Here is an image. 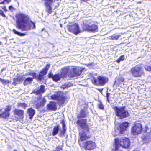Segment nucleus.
Here are the masks:
<instances>
[{
	"instance_id": "49",
	"label": "nucleus",
	"mask_w": 151,
	"mask_h": 151,
	"mask_svg": "<svg viewBox=\"0 0 151 151\" xmlns=\"http://www.w3.org/2000/svg\"><path fill=\"white\" fill-rule=\"evenodd\" d=\"M63 88H64V87H63Z\"/></svg>"
},
{
	"instance_id": "7",
	"label": "nucleus",
	"mask_w": 151,
	"mask_h": 151,
	"mask_svg": "<svg viewBox=\"0 0 151 151\" xmlns=\"http://www.w3.org/2000/svg\"><path fill=\"white\" fill-rule=\"evenodd\" d=\"M129 72L131 75L135 78L141 77L144 76L145 74L144 68L140 64L137 65L132 67Z\"/></svg>"
},
{
	"instance_id": "38",
	"label": "nucleus",
	"mask_w": 151,
	"mask_h": 151,
	"mask_svg": "<svg viewBox=\"0 0 151 151\" xmlns=\"http://www.w3.org/2000/svg\"><path fill=\"white\" fill-rule=\"evenodd\" d=\"M4 1L7 4H8L11 1V0H4Z\"/></svg>"
},
{
	"instance_id": "44",
	"label": "nucleus",
	"mask_w": 151,
	"mask_h": 151,
	"mask_svg": "<svg viewBox=\"0 0 151 151\" xmlns=\"http://www.w3.org/2000/svg\"><path fill=\"white\" fill-rule=\"evenodd\" d=\"M5 68H4V69H2L1 70V71H3L4 70H5Z\"/></svg>"
},
{
	"instance_id": "43",
	"label": "nucleus",
	"mask_w": 151,
	"mask_h": 151,
	"mask_svg": "<svg viewBox=\"0 0 151 151\" xmlns=\"http://www.w3.org/2000/svg\"><path fill=\"white\" fill-rule=\"evenodd\" d=\"M106 99H107V101H108V102H109V98H106Z\"/></svg>"
},
{
	"instance_id": "47",
	"label": "nucleus",
	"mask_w": 151,
	"mask_h": 151,
	"mask_svg": "<svg viewBox=\"0 0 151 151\" xmlns=\"http://www.w3.org/2000/svg\"><path fill=\"white\" fill-rule=\"evenodd\" d=\"M17 79L18 80H19V81L21 80L20 79H18V78H17Z\"/></svg>"
},
{
	"instance_id": "10",
	"label": "nucleus",
	"mask_w": 151,
	"mask_h": 151,
	"mask_svg": "<svg viewBox=\"0 0 151 151\" xmlns=\"http://www.w3.org/2000/svg\"><path fill=\"white\" fill-rule=\"evenodd\" d=\"M83 69L79 67L72 66L69 72V77H73L80 76L82 73Z\"/></svg>"
},
{
	"instance_id": "11",
	"label": "nucleus",
	"mask_w": 151,
	"mask_h": 151,
	"mask_svg": "<svg viewBox=\"0 0 151 151\" xmlns=\"http://www.w3.org/2000/svg\"><path fill=\"white\" fill-rule=\"evenodd\" d=\"M68 29L69 32L76 35L81 32L78 24L76 23L69 25L68 26Z\"/></svg>"
},
{
	"instance_id": "9",
	"label": "nucleus",
	"mask_w": 151,
	"mask_h": 151,
	"mask_svg": "<svg viewBox=\"0 0 151 151\" xmlns=\"http://www.w3.org/2000/svg\"><path fill=\"white\" fill-rule=\"evenodd\" d=\"M109 80L108 78L105 76L100 75L98 76L97 78L93 77L91 80L93 84L96 86H102L107 83Z\"/></svg>"
},
{
	"instance_id": "4",
	"label": "nucleus",
	"mask_w": 151,
	"mask_h": 151,
	"mask_svg": "<svg viewBox=\"0 0 151 151\" xmlns=\"http://www.w3.org/2000/svg\"><path fill=\"white\" fill-rule=\"evenodd\" d=\"M45 91V86L43 85H41L36 89L33 90L32 93L35 94L36 95H40V96L37 99V101H34L35 108L38 109L41 107L44 106L46 102V99L45 97L42 98V95Z\"/></svg>"
},
{
	"instance_id": "29",
	"label": "nucleus",
	"mask_w": 151,
	"mask_h": 151,
	"mask_svg": "<svg viewBox=\"0 0 151 151\" xmlns=\"http://www.w3.org/2000/svg\"><path fill=\"white\" fill-rule=\"evenodd\" d=\"M98 108L101 109H104V107L103 104L102 102L100 101L99 103L98 104Z\"/></svg>"
},
{
	"instance_id": "37",
	"label": "nucleus",
	"mask_w": 151,
	"mask_h": 151,
	"mask_svg": "<svg viewBox=\"0 0 151 151\" xmlns=\"http://www.w3.org/2000/svg\"><path fill=\"white\" fill-rule=\"evenodd\" d=\"M9 9L10 10H12L14 9V7L11 5L9 7Z\"/></svg>"
},
{
	"instance_id": "46",
	"label": "nucleus",
	"mask_w": 151,
	"mask_h": 151,
	"mask_svg": "<svg viewBox=\"0 0 151 151\" xmlns=\"http://www.w3.org/2000/svg\"><path fill=\"white\" fill-rule=\"evenodd\" d=\"M1 45V42L0 41V45Z\"/></svg>"
},
{
	"instance_id": "1",
	"label": "nucleus",
	"mask_w": 151,
	"mask_h": 151,
	"mask_svg": "<svg viewBox=\"0 0 151 151\" xmlns=\"http://www.w3.org/2000/svg\"><path fill=\"white\" fill-rule=\"evenodd\" d=\"M78 127L83 130L79 133V138L78 140L79 145L83 149L86 151H91L96 147V144L94 141L87 140L91 138L90 134V128L87 123V119H81L76 122Z\"/></svg>"
},
{
	"instance_id": "28",
	"label": "nucleus",
	"mask_w": 151,
	"mask_h": 151,
	"mask_svg": "<svg viewBox=\"0 0 151 151\" xmlns=\"http://www.w3.org/2000/svg\"><path fill=\"white\" fill-rule=\"evenodd\" d=\"M3 84H7L9 83H10L11 82L9 81L8 80H5L4 79H1V81Z\"/></svg>"
},
{
	"instance_id": "6",
	"label": "nucleus",
	"mask_w": 151,
	"mask_h": 151,
	"mask_svg": "<svg viewBox=\"0 0 151 151\" xmlns=\"http://www.w3.org/2000/svg\"><path fill=\"white\" fill-rule=\"evenodd\" d=\"M148 127L145 125L143 128L142 124L138 121L135 122L131 128V132L134 135H137L142 132L146 133L147 131Z\"/></svg>"
},
{
	"instance_id": "18",
	"label": "nucleus",
	"mask_w": 151,
	"mask_h": 151,
	"mask_svg": "<svg viewBox=\"0 0 151 151\" xmlns=\"http://www.w3.org/2000/svg\"><path fill=\"white\" fill-rule=\"evenodd\" d=\"M60 123L62 124V130H61L59 132V136L60 137H63L65 136L66 133L67 128L64 119H62L60 121Z\"/></svg>"
},
{
	"instance_id": "33",
	"label": "nucleus",
	"mask_w": 151,
	"mask_h": 151,
	"mask_svg": "<svg viewBox=\"0 0 151 151\" xmlns=\"http://www.w3.org/2000/svg\"><path fill=\"white\" fill-rule=\"evenodd\" d=\"M124 79L123 78H120L117 79V80L119 83L124 82Z\"/></svg>"
},
{
	"instance_id": "45",
	"label": "nucleus",
	"mask_w": 151,
	"mask_h": 151,
	"mask_svg": "<svg viewBox=\"0 0 151 151\" xmlns=\"http://www.w3.org/2000/svg\"><path fill=\"white\" fill-rule=\"evenodd\" d=\"M1 78H0V82H1Z\"/></svg>"
},
{
	"instance_id": "3",
	"label": "nucleus",
	"mask_w": 151,
	"mask_h": 151,
	"mask_svg": "<svg viewBox=\"0 0 151 151\" xmlns=\"http://www.w3.org/2000/svg\"><path fill=\"white\" fill-rule=\"evenodd\" d=\"M50 64H47L45 68H43L39 72L38 75L37 77V73L35 72H29L26 73V76H32V77H28L27 78L24 80L23 82V84L25 86L27 85L31 84L34 78H36L37 80L38 81H42L44 80V76L46 75L50 67Z\"/></svg>"
},
{
	"instance_id": "23",
	"label": "nucleus",
	"mask_w": 151,
	"mask_h": 151,
	"mask_svg": "<svg viewBox=\"0 0 151 151\" xmlns=\"http://www.w3.org/2000/svg\"><path fill=\"white\" fill-rule=\"evenodd\" d=\"M60 127V126L59 124L54 127L52 131V134L53 135H55L58 133Z\"/></svg>"
},
{
	"instance_id": "22",
	"label": "nucleus",
	"mask_w": 151,
	"mask_h": 151,
	"mask_svg": "<svg viewBox=\"0 0 151 151\" xmlns=\"http://www.w3.org/2000/svg\"><path fill=\"white\" fill-rule=\"evenodd\" d=\"M50 4L47 2H45L44 4L45 6L46 7V11L48 14H51L52 12V7Z\"/></svg>"
},
{
	"instance_id": "17",
	"label": "nucleus",
	"mask_w": 151,
	"mask_h": 151,
	"mask_svg": "<svg viewBox=\"0 0 151 151\" xmlns=\"http://www.w3.org/2000/svg\"><path fill=\"white\" fill-rule=\"evenodd\" d=\"M48 77L49 78L52 79L55 82L58 81L61 78V76L59 73L53 75L51 72H50L48 75Z\"/></svg>"
},
{
	"instance_id": "13",
	"label": "nucleus",
	"mask_w": 151,
	"mask_h": 151,
	"mask_svg": "<svg viewBox=\"0 0 151 151\" xmlns=\"http://www.w3.org/2000/svg\"><path fill=\"white\" fill-rule=\"evenodd\" d=\"M12 105H8L6 106L4 109V111L0 113V117L4 119H7L9 117L10 115V112L11 110ZM2 109H0V113L2 111Z\"/></svg>"
},
{
	"instance_id": "27",
	"label": "nucleus",
	"mask_w": 151,
	"mask_h": 151,
	"mask_svg": "<svg viewBox=\"0 0 151 151\" xmlns=\"http://www.w3.org/2000/svg\"><path fill=\"white\" fill-rule=\"evenodd\" d=\"M124 59V55H122L120 56L119 58L116 60V61L118 63H119L120 62L123 61Z\"/></svg>"
},
{
	"instance_id": "32",
	"label": "nucleus",
	"mask_w": 151,
	"mask_h": 151,
	"mask_svg": "<svg viewBox=\"0 0 151 151\" xmlns=\"http://www.w3.org/2000/svg\"><path fill=\"white\" fill-rule=\"evenodd\" d=\"M0 15L4 17H6L4 13L3 12L1 9H0Z\"/></svg>"
},
{
	"instance_id": "5",
	"label": "nucleus",
	"mask_w": 151,
	"mask_h": 151,
	"mask_svg": "<svg viewBox=\"0 0 151 151\" xmlns=\"http://www.w3.org/2000/svg\"><path fill=\"white\" fill-rule=\"evenodd\" d=\"M50 98L52 100L57 101L60 106L63 105L66 102L68 99L65 93L60 91L55 92Z\"/></svg>"
},
{
	"instance_id": "40",
	"label": "nucleus",
	"mask_w": 151,
	"mask_h": 151,
	"mask_svg": "<svg viewBox=\"0 0 151 151\" xmlns=\"http://www.w3.org/2000/svg\"><path fill=\"white\" fill-rule=\"evenodd\" d=\"M97 90L99 91L100 93H102V91L103 90V89H100V88H98Z\"/></svg>"
},
{
	"instance_id": "21",
	"label": "nucleus",
	"mask_w": 151,
	"mask_h": 151,
	"mask_svg": "<svg viewBox=\"0 0 151 151\" xmlns=\"http://www.w3.org/2000/svg\"><path fill=\"white\" fill-rule=\"evenodd\" d=\"M35 113V110L32 107L27 109V113L28 114L29 119H32Z\"/></svg>"
},
{
	"instance_id": "2",
	"label": "nucleus",
	"mask_w": 151,
	"mask_h": 151,
	"mask_svg": "<svg viewBox=\"0 0 151 151\" xmlns=\"http://www.w3.org/2000/svg\"><path fill=\"white\" fill-rule=\"evenodd\" d=\"M16 18V27L22 31H27L35 28V23L32 21L29 17L21 13L17 14Z\"/></svg>"
},
{
	"instance_id": "34",
	"label": "nucleus",
	"mask_w": 151,
	"mask_h": 151,
	"mask_svg": "<svg viewBox=\"0 0 151 151\" xmlns=\"http://www.w3.org/2000/svg\"><path fill=\"white\" fill-rule=\"evenodd\" d=\"M147 136H144L142 137V139L143 141H145L147 139Z\"/></svg>"
},
{
	"instance_id": "20",
	"label": "nucleus",
	"mask_w": 151,
	"mask_h": 151,
	"mask_svg": "<svg viewBox=\"0 0 151 151\" xmlns=\"http://www.w3.org/2000/svg\"><path fill=\"white\" fill-rule=\"evenodd\" d=\"M88 111L85 110L81 109L80 110V113L78 115L77 118L81 119L83 118H85L88 116Z\"/></svg>"
},
{
	"instance_id": "14",
	"label": "nucleus",
	"mask_w": 151,
	"mask_h": 151,
	"mask_svg": "<svg viewBox=\"0 0 151 151\" xmlns=\"http://www.w3.org/2000/svg\"><path fill=\"white\" fill-rule=\"evenodd\" d=\"M13 112L14 115L17 116L20 119H23L24 117V111L22 109H15L13 111Z\"/></svg>"
},
{
	"instance_id": "26",
	"label": "nucleus",
	"mask_w": 151,
	"mask_h": 151,
	"mask_svg": "<svg viewBox=\"0 0 151 151\" xmlns=\"http://www.w3.org/2000/svg\"><path fill=\"white\" fill-rule=\"evenodd\" d=\"M121 36L120 35H112L110 36V39L111 40H117Z\"/></svg>"
},
{
	"instance_id": "19",
	"label": "nucleus",
	"mask_w": 151,
	"mask_h": 151,
	"mask_svg": "<svg viewBox=\"0 0 151 151\" xmlns=\"http://www.w3.org/2000/svg\"><path fill=\"white\" fill-rule=\"evenodd\" d=\"M69 71V66L64 67L62 68L60 74L61 76V78L66 77L67 76L69 77L68 74Z\"/></svg>"
},
{
	"instance_id": "36",
	"label": "nucleus",
	"mask_w": 151,
	"mask_h": 151,
	"mask_svg": "<svg viewBox=\"0 0 151 151\" xmlns=\"http://www.w3.org/2000/svg\"><path fill=\"white\" fill-rule=\"evenodd\" d=\"M54 0H45V2H47L48 3H51L53 2Z\"/></svg>"
},
{
	"instance_id": "16",
	"label": "nucleus",
	"mask_w": 151,
	"mask_h": 151,
	"mask_svg": "<svg viewBox=\"0 0 151 151\" xmlns=\"http://www.w3.org/2000/svg\"><path fill=\"white\" fill-rule=\"evenodd\" d=\"M47 109L49 111H55L57 109V105L55 102L50 101L46 106Z\"/></svg>"
},
{
	"instance_id": "41",
	"label": "nucleus",
	"mask_w": 151,
	"mask_h": 151,
	"mask_svg": "<svg viewBox=\"0 0 151 151\" xmlns=\"http://www.w3.org/2000/svg\"><path fill=\"white\" fill-rule=\"evenodd\" d=\"M5 3V2L4 1V0L0 2V4H4Z\"/></svg>"
},
{
	"instance_id": "35",
	"label": "nucleus",
	"mask_w": 151,
	"mask_h": 151,
	"mask_svg": "<svg viewBox=\"0 0 151 151\" xmlns=\"http://www.w3.org/2000/svg\"><path fill=\"white\" fill-rule=\"evenodd\" d=\"M1 7L2 9L4 10L5 12H7V9L5 6H4L2 7Z\"/></svg>"
},
{
	"instance_id": "25",
	"label": "nucleus",
	"mask_w": 151,
	"mask_h": 151,
	"mask_svg": "<svg viewBox=\"0 0 151 151\" xmlns=\"http://www.w3.org/2000/svg\"><path fill=\"white\" fill-rule=\"evenodd\" d=\"M13 31L14 32V33L15 34L17 35L20 36H24L26 35V34L24 33H22L19 32L17 31H16L15 29H13Z\"/></svg>"
},
{
	"instance_id": "39",
	"label": "nucleus",
	"mask_w": 151,
	"mask_h": 151,
	"mask_svg": "<svg viewBox=\"0 0 151 151\" xmlns=\"http://www.w3.org/2000/svg\"><path fill=\"white\" fill-rule=\"evenodd\" d=\"M110 95V93H108L107 91L106 93V98H109V96Z\"/></svg>"
},
{
	"instance_id": "30",
	"label": "nucleus",
	"mask_w": 151,
	"mask_h": 151,
	"mask_svg": "<svg viewBox=\"0 0 151 151\" xmlns=\"http://www.w3.org/2000/svg\"><path fill=\"white\" fill-rule=\"evenodd\" d=\"M63 150L62 147L61 146H57L55 150L54 151H60Z\"/></svg>"
},
{
	"instance_id": "48",
	"label": "nucleus",
	"mask_w": 151,
	"mask_h": 151,
	"mask_svg": "<svg viewBox=\"0 0 151 151\" xmlns=\"http://www.w3.org/2000/svg\"><path fill=\"white\" fill-rule=\"evenodd\" d=\"M13 151H17L16 150H14Z\"/></svg>"
},
{
	"instance_id": "8",
	"label": "nucleus",
	"mask_w": 151,
	"mask_h": 151,
	"mask_svg": "<svg viewBox=\"0 0 151 151\" xmlns=\"http://www.w3.org/2000/svg\"><path fill=\"white\" fill-rule=\"evenodd\" d=\"M113 109L114 111L115 115L120 119H123L129 117V116L128 112L126 110L124 106L120 107L116 106L114 107Z\"/></svg>"
},
{
	"instance_id": "42",
	"label": "nucleus",
	"mask_w": 151,
	"mask_h": 151,
	"mask_svg": "<svg viewBox=\"0 0 151 151\" xmlns=\"http://www.w3.org/2000/svg\"><path fill=\"white\" fill-rule=\"evenodd\" d=\"M136 3L137 4H142V2L140 1L136 2Z\"/></svg>"
},
{
	"instance_id": "31",
	"label": "nucleus",
	"mask_w": 151,
	"mask_h": 151,
	"mask_svg": "<svg viewBox=\"0 0 151 151\" xmlns=\"http://www.w3.org/2000/svg\"><path fill=\"white\" fill-rule=\"evenodd\" d=\"M145 70L149 71H151V66H146L145 67Z\"/></svg>"
},
{
	"instance_id": "12",
	"label": "nucleus",
	"mask_w": 151,
	"mask_h": 151,
	"mask_svg": "<svg viewBox=\"0 0 151 151\" xmlns=\"http://www.w3.org/2000/svg\"><path fill=\"white\" fill-rule=\"evenodd\" d=\"M82 27L83 31H87L93 32H96L98 31V26L95 24H93L91 25L84 24L82 26Z\"/></svg>"
},
{
	"instance_id": "15",
	"label": "nucleus",
	"mask_w": 151,
	"mask_h": 151,
	"mask_svg": "<svg viewBox=\"0 0 151 151\" xmlns=\"http://www.w3.org/2000/svg\"><path fill=\"white\" fill-rule=\"evenodd\" d=\"M129 123L126 122H124L120 123L119 125L120 134H123L124 133V131L126 130L127 128L129 127Z\"/></svg>"
},
{
	"instance_id": "24",
	"label": "nucleus",
	"mask_w": 151,
	"mask_h": 151,
	"mask_svg": "<svg viewBox=\"0 0 151 151\" xmlns=\"http://www.w3.org/2000/svg\"><path fill=\"white\" fill-rule=\"evenodd\" d=\"M17 106L18 107H21L24 109H25L28 106L27 104L24 102L18 103Z\"/></svg>"
}]
</instances>
